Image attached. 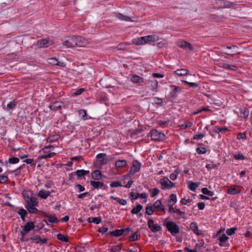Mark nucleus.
<instances>
[{"instance_id": "obj_61", "label": "nucleus", "mask_w": 252, "mask_h": 252, "mask_svg": "<svg viewBox=\"0 0 252 252\" xmlns=\"http://www.w3.org/2000/svg\"><path fill=\"white\" fill-rule=\"evenodd\" d=\"M126 43H122L118 45L117 48L119 50H124L126 48Z\"/></svg>"}, {"instance_id": "obj_34", "label": "nucleus", "mask_w": 252, "mask_h": 252, "mask_svg": "<svg viewBox=\"0 0 252 252\" xmlns=\"http://www.w3.org/2000/svg\"><path fill=\"white\" fill-rule=\"evenodd\" d=\"M142 206L141 204H138L136 207L133 208L131 210V213L132 214H137L142 209Z\"/></svg>"}, {"instance_id": "obj_47", "label": "nucleus", "mask_w": 252, "mask_h": 252, "mask_svg": "<svg viewBox=\"0 0 252 252\" xmlns=\"http://www.w3.org/2000/svg\"><path fill=\"white\" fill-rule=\"evenodd\" d=\"M55 155H56L55 153L52 152V153H50L49 154L41 155L40 156V158H50L53 157L54 156H55Z\"/></svg>"}, {"instance_id": "obj_24", "label": "nucleus", "mask_w": 252, "mask_h": 252, "mask_svg": "<svg viewBox=\"0 0 252 252\" xmlns=\"http://www.w3.org/2000/svg\"><path fill=\"white\" fill-rule=\"evenodd\" d=\"M177 202V196L175 194H171L168 201V206H173Z\"/></svg>"}, {"instance_id": "obj_39", "label": "nucleus", "mask_w": 252, "mask_h": 252, "mask_svg": "<svg viewBox=\"0 0 252 252\" xmlns=\"http://www.w3.org/2000/svg\"><path fill=\"white\" fill-rule=\"evenodd\" d=\"M202 192L203 194L207 195L210 196H213L214 195V192L213 191L209 190L207 188H202Z\"/></svg>"}, {"instance_id": "obj_32", "label": "nucleus", "mask_w": 252, "mask_h": 252, "mask_svg": "<svg viewBox=\"0 0 252 252\" xmlns=\"http://www.w3.org/2000/svg\"><path fill=\"white\" fill-rule=\"evenodd\" d=\"M87 221L89 222H94L96 224H99L101 221V218L100 217H90L87 219Z\"/></svg>"}, {"instance_id": "obj_1", "label": "nucleus", "mask_w": 252, "mask_h": 252, "mask_svg": "<svg viewBox=\"0 0 252 252\" xmlns=\"http://www.w3.org/2000/svg\"><path fill=\"white\" fill-rule=\"evenodd\" d=\"M23 196L26 202V204H38V201L36 197L33 196L32 192L31 191H23Z\"/></svg>"}, {"instance_id": "obj_26", "label": "nucleus", "mask_w": 252, "mask_h": 252, "mask_svg": "<svg viewBox=\"0 0 252 252\" xmlns=\"http://www.w3.org/2000/svg\"><path fill=\"white\" fill-rule=\"evenodd\" d=\"M174 74L179 76H183L188 74V70L186 69H179L174 71Z\"/></svg>"}, {"instance_id": "obj_22", "label": "nucleus", "mask_w": 252, "mask_h": 252, "mask_svg": "<svg viewBox=\"0 0 252 252\" xmlns=\"http://www.w3.org/2000/svg\"><path fill=\"white\" fill-rule=\"evenodd\" d=\"M115 17L121 21H133L130 17L125 15H123L120 13H116Z\"/></svg>"}, {"instance_id": "obj_42", "label": "nucleus", "mask_w": 252, "mask_h": 252, "mask_svg": "<svg viewBox=\"0 0 252 252\" xmlns=\"http://www.w3.org/2000/svg\"><path fill=\"white\" fill-rule=\"evenodd\" d=\"M199 183L191 182L189 186V189L192 191H195L198 187Z\"/></svg>"}, {"instance_id": "obj_15", "label": "nucleus", "mask_w": 252, "mask_h": 252, "mask_svg": "<svg viewBox=\"0 0 252 252\" xmlns=\"http://www.w3.org/2000/svg\"><path fill=\"white\" fill-rule=\"evenodd\" d=\"M170 87L172 90L170 93V96L171 98H175L177 96L178 93L181 91V88L174 85L171 86Z\"/></svg>"}, {"instance_id": "obj_21", "label": "nucleus", "mask_w": 252, "mask_h": 252, "mask_svg": "<svg viewBox=\"0 0 252 252\" xmlns=\"http://www.w3.org/2000/svg\"><path fill=\"white\" fill-rule=\"evenodd\" d=\"M153 206L155 209L165 212V207L162 204L161 201L160 200H157L154 203Z\"/></svg>"}, {"instance_id": "obj_57", "label": "nucleus", "mask_w": 252, "mask_h": 252, "mask_svg": "<svg viewBox=\"0 0 252 252\" xmlns=\"http://www.w3.org/2000/svg\"><path fill=\"white\" fill-rule=\"evenodd\" d=\"M8 180V177L6 176H0V183L5 184Z\"/></svg>"}, {"instance_id": "obj_2", "label": "nucleus", "mask_w": 252, "mask_h": 252, "mask_svg": "<svg viewBox=\"0 0 252 252\" xmlns=\"http://www.w3.org/2000/svg\"><path fill=\"white\" fill-rule=\"evenodd\" d=\"M166 226L172 235H175L179 232V226L173 221H168L166 224Z\"/></svg>"}, {"instance_id": "obj_44", "label": "nucleus", "mask_w": 252, "mask_h": 252, "mask_svg": "<svg viewBox=\"0 0 252 252\" xmlns=\"http://www.w3.org/2000/svg\"><path fill=\"white\" fill-rule=\"evenodd\" d=\"M228 129L226 127H220L219 126H215L214 129V131L217 133H220L222 131H227Z\"/></svg>"}, {"instance_id": "obj_62", "label": "nucleus", "mask_w": 252, "mask_h": 252, "mask_svg": "<svg viewBox=\"0 0 252 252\" xmlns=\"http://www.w3.org/2000/svg\"><path fill=\"white\" fill-rule=\"evenodd\" d=\"M204 135L203 134H197L193 135V139H201L204 137Z\"/></svg>"}, {"instance_id": "obj_56", "label": "nucleus", "mask_w": 252, "mask_h": 252, "mask_svg": "<svg viewBox=\"0 0 252 252\" xmlns=\"http://www.w3.org/2000/svg\"><path fill=\"white\" fill-rule=\"evenodd\" d=\"M31 240L34 241L36 243H39L40 242L41 239L38 235L34 236L31 238H30Z\"/></svg>"}, {"instance_id": "obj_29", "label": "nucleus", "mask_w": 252, "mask_h": 252, "mask_svg": "<svg viewBox=\"0 0 252 252\" xmlns=\"http://www.w3.org/2000/svg\"><path fill=\"white\" fill-rule=\"evenodd\" d=\"M50 192L45 190H41L38 192V196L42 199H46L50 195Z\"/></svg>"}, {"instance_id": "obj_5", "label": "nucleus", "mask_w": 252, "mask_h": 252, "mask_svg": "<svg viewBox=\"0 0 252 252\" xmlns=\"http://www.w3.org/2000/svg\"><path fill=\"white\" fill-rule=\"evenodd\" d=\"M160 184L161 185V189H170L174 187L175 184L171 182L167 177H163L160 180Z\"/></svg>"}, {"instance_id": "obj_14", "label": "nucleus", "mask_w": 252, "mask_h": 252, "mask_svg": "<svg viewBox=\"0 0 252 252\" xmlns=\"http://www.w3.org/2000/svg\"><path fill=\"white\" fill-rule=\"evenodd\" d=\"M145 43L155 42L160 40L158 36L156 35H147L144 36Z\"/></svg>"}, {"instance_id": "obj_17", "label": "nucleus", "mask_w": 252, "mask_h": 252, "mask_svg": "<svg viewBox=\"0 0 252 252\" xmlns=\"http://www.w3.org/2000/svg\"><path fill=\"white\" fill-rule=\"evenodd\" d=\"M63 105V103L62 101H55L51 103L49 107L52 110L57 111L60 109Z\"/></svg>"}, {"instance_id": "obj_49", "label": "nucleus", "mask_w": 252, "mask_h": 252, "mask_svg": "<svg viewBox=\"0 0 252 252\" xmlns=\"http://www.w3.org/2000/svg\"><path fill=\"white\" fill-rule=\"evenodd\" d=\"M122 186V183L119 181L113 182L110 184V187L112 188H117Z\"/></svg>"}, {"instance_id": "obj_8", "label": "nucleus", "mask_w": 252, "mask_h": 252, "mask_svg": "<svg viewBox=\"0 0 252 252\" xmlns=\"http://www.w3.org/2000/svg\"><path fill=\"white\" fill-rule=\"evenodd\" d=\"M53 42L48 39H44L38 40L36 45L39 48H46L52 45Z\"/></svg>"}, {"instance_id": "obj_6", "label": "nucleus", "mask_w": 252, "mask_h": 252, "mask_svg": "<svg viewBox=\"0 0 252 252\" xmlns=\"http://www.w3.org/2000/svg\"><path fill=\"white\" fill-rule=\"evenodd\" d=\"M141 167L140 162L136 160H134L132 162V166L129 171V175H133L135 173L138 172Z\"/></svg>"}, {"instance_id": "obj_59", "label": "nucleus", "mask_w": 252, "mask_h": 252, "mask_svg": "<svg viewBox=\"0 0 252 252\" xmlns=\"http://www.w3.org/2000/svg\"><path fill=\"white\" fill-rule=\"evenodd\" d=\"M184 82L189 85L190 87L195 88L198 86V84L195 83L189 82L187 81H184Z\"/></svg>"}, {"instance_id": "obj_16", "label": "nucleus", "mask_w": 252, "mask_h": 252, "mask_svg": "<svg viewBox=\"0 0 252 252\" xmlns=\"http://www.w3.org/2000/svg\"><path fill=\"white\" fill-rule=\"evenodd\" d=\"M63 44L66 48L75 47V45H76V44L74 43L73 36L69 37L67 40L63 42Z\"/></svg>"}, {"instance_id": "obj_23", "label": "nucleus", "mask_w": 252, "mask_h": 252, "mask_svg": "<svg viewBox=\"0 0 252 252\" xmlns=\"http://www.w3.org/2000/svg\"><path fill=\"white\" fill-rule=\"evenodd\" d=\"M17 103V101L13 100L7 104L5 110L7 111H10L11 110H14L16 108Z\"/></svg>"}, {"instance_id": "obj_3", "label": "nucleus", "mask_w": 252, "mask_h": 252, "mask_svg": "<svg viewBox=\"0 0 252 252\" xmlns=\"http://www.w3.org/2000/svg\"><path fill=\"white\" fill-rule=\"evenodd\" d=\"M150 136L152 140L155 141H162L165 138V135L164 133L159 132L156 129L151 130Z\"/></svg>"}, {"instance_id": "obj_36", "label": "nucleus", "mask_w": 252, "mask_h": 252, "mask_svg": "<svg viewBox=\"0 0 252 252\" xmlns=\"http://www.w3.org/2000/svg\"><path fill=\"white\" fill-rule=\"evenodd\" d=\"M228 237L225 234H223L219 238L220 240V246H224L223 243H224L226 240H227Z\"/></svg>"}, {"instance_id": "obj_13", "label": "nucleus", "mask_w": 252, "mask_h": 252, "mask_svg": "<svg viewBox=\"0 0 252 252\" xmlns=\"http://www.w3.org/2000/svg\"><path fill=\"white\" fill-rule=\"evenodd\" d=\"M148 87L152 91L157 92L158 88V82L157 80H149L148 82Z\"/></svg>"}, {"instance_id": "obj_10", "label": "nucleus", "mask_w": 252, "mask_h": 252, "mask_svg": "<svg viewBox=\"0 0 252 252\" xmlns=\"http://www.w3.org/2000/svg\"><path fill=\"white\" fill-rule=\"evenodd\" d=\"M148 227L151 229V231L153 232H157L161 229L160 225L154 223V220L152 219H149L148 221Z\"/></svg>"}, {"instance_id": "obj_38", "label": "nucleus", "mask_w": 252, "mask_h": 252, "mask_svg": "<svg viewBox=\"0 0 252 252\" xmlns=\"http://www.w3.org/2000/svg\"><path fill=\"white\" fill-rule=\"evenodd\" d=\"M18 213L19 215H20L21 218L23 220H25V218L27 215V212L24 209H20Z\"/></svg>"}, {"instance_id": "obj_43", "label": "nucleus", "mask_w": 252, "mask_h": 252, "mask_svg": "<svg viewBox=\"0 0 252 252\" xmlns=\"http://www.w3.org/2000/svg\"><path fill=\"white\" fill-rule=\"evenodd\" d=\"M79 116L83 119L84 120L87 119V113L85 110L83 109H80L78 111Z\"/></svg>"}, {"instance_id": "obj_28", "label": "nucleus", "mask_w": 252, "mask_h": 252, "mask_svg": "<svg viewBox=\"0 0 252 252\" xmlns=\"http://www.w3.org/2000/svg\"><path fill=\"white\" fill-rule=\"evenodd\" d=\"M127 162L126 160H117L115 162V166L118 168H122L126 165Z\"/></svg>"}, {"instance_id": "obj_50", "label": "nucleus", "mask_w": 252, "mask_h": 252, "mask_svg": "<svg viewBox=\"0 0 252 252\" xmlns=\"http://www.w3.org/2000/svg\"><path fill=\"white\" fill-rule=\"evenodd\" d=\"M9 162L11 164H15L19 161V159L16 157L10 158L8 159Z\"/></svg>"}, {"instance_id": "obj_40", "label": "nucleus", "mask_w": 252, "mask_h": 252, "mask_svg": "<svg viewBox=\"0 0 252 252\" xmlns=\"http://www.w3.org/2000/svg\"><path fill=\"white\" fill-rule=\"evenodd\" d=\"M222 66L224 68H226V69L229 68V69L232 70H236L238 69V67L234 65H229L227 63H223L222 65Z\"/></svg>"}, {"instance_id": "obj_64", "label": "nucleus", "mask_w": 252, "mask_h": 252, "mask_svg": "<svg viewBox=\"0 0 252 252\" xmlns=\"http://www.w3.org/2000/svg\"><path fill=\"white\" fill-rule=\"evenodd\" d=\"M235 158L237 160H243L245 159V158L242 154H239L235 156Z\"/></svg>"}, {"instance_id": "obj_48", "label": "nucleus", "mask_w": 252, "mask_h": 252, "mask_svg": "<svg viewBox=\"0 0 252 252\" xmlns=\"http://www.w3.org/2000/svg\"><path fill=\"white\" fill-rule=\"evenodd\" d=\"M196 152L199 154H204L207 152V150L205 147H198L196 149Z\"/></svg>"}, {"instance_id": "obj_41", "label": "nucleus", "mask_w": 252, "mask_h": 252, "mask_svg": "<svg viewBox=\"0 0 252 252\" xmlns=\"http://www.w3.org/2000/svg\"><path fill=\"white\" fill-rule=\"evenodd\" d=\"M47 217H48L47 221L50 223H57L59 221L57 218L55 216L49 215Z\"/></svg>"}, {"instance_id": "obj_7", "label": "nucleus", "mask_w": 252, "mask_h": 252, "mask_svg": "<svg viewBox=\"0 0 252 252\" xmlns=\"http://www.w3.org/2000/svg\"><path fill=\"white\" fill-rule=\"evenodd\" d=\"M35 227V225L33 222L31 221L28 222L26 223V224L24 226L23 230L21 231V235H26L31 230L33 229Z\"/></svg>"}, {"instance_id": "obj_37", "label": "nucleus", "mask_w": 252, "mask_h": 252, "mask_svg": "<svg viewBox=\"0 0 252 252\" xmlns=\"http://www.w3.org/2000/svg\"><path fill=\"white\" fill-rule=\"evenodd\" d=\"M57 238L58 240L64 242H67L68 241L67 236H64L61 233L58 234L57 235Z\"/></svg>"}, {"instance_id": "obj_25", "label": "nucleus", "mask_w": 252, "mask_h": 252, "mask_svg": "<svg viewBox=\"0 0 252 252\" xmlns=\"http://www.w3.org/2000/svg\"><path fill=\"white\" fill-rule=\"evenodd\" d=\"M133 42L136 45H141L146 44L144 36L138 37L133 39Z\"/></svg>"}, {"instance_id": "obj_27", "label": "nucleus", "mask_w": 252, "mask_h": 252, "mask_svg": "<svg viewBox=\"0 0 252 252\" xmlns=\"http://www.w3.org/2000/svg\"><path fill=\"white\" fill-rule=\"evenodd\" d=\"M92 177L94 180H99L102 177L101 172L99 170H95L92 173Z\"/></svg>"}, {"instance_id": "obj_33", "label": "nucleus", "mask_w": 252, "mask_h": 252, "mask_svg": "<svg viewBox=\"0 0 252 252\" xmlns=\"http://www.w3.org/2000/svg\"><path fill=\"white\" fill-rule=\"evenodd\" d=\"M89 173V170H78L75 172L76 175L79 177H83Z\"/></svg>"}, {"instance_id": "obj_53", "label": "nucleus", "mask_w": 252, "mask_h": 252, "mask_svg": "<svg viewBox=\"0 0 252 252\" xmlns=\"http://www.w3.org/2000/svg\"><path fill=\"white\" fill-rule=\"evenodd\" d=\"M192 125V123L191 122H188L187 123L183 124L181 125L180 126V128L181 129H184L187 127H190Z\"/></svg>"}, {"instance_id": "obj_54", "label": "nucleus", "mask_w": 252, "mask_h": 252, "mask_svg": "<svg viewBox=\"0 0 252 252\" xmlns=\"http://www.w3.org/2000/svg\"><path fill=\"white\" fill-rule=\"evenodd\" d=\"M176 214L177 215L178 219H180L181 218H185L184 216L186 214L185 212L181 211L179 209H178Z\"/></svg>"}, {"instance_id": "obj_45", "label": "nucleus", "mask_w": 252, "mask_h": 252, "mask_svg": "<svg viewBox=\"0 0 252 252\" xmlns=\"http://www.w3.org/2000/svg\"><path fill=\"white\" fill-rule=\"evenodd\" d=\"M138 231H136L131 236L129 237V240L130 241H135L138 240Z\"/></svg>"}, {"instance_id": "obj_20", "label": "nucleus", "mask_w": 252, "mask_h": 252, "mask_svg": "<svg viewBox=\"0 0 252 252\" xmlns=\"http://www.w3.org/2000/svg\"><path fill=\"white\" fill-rule=\"evenodd\" d=\"M190 228L197 235L202 234V231L198 230L197 224L195 222H192L190 224Z\"/></svg>"}, {"instance_id": "obj_58", "label": "nucleus", "mask_w": 252, "mask_h": 252, "mask_svg": "<svg viewBox=\"0 0 252 252\" xmlns=\"http://www.w3.org/2000/svg\"><path fill=\"white\" fill-rule=\"evenodd\" d=\"M237 192H238V191L236 190V189L234 188L228 189L227 190V193L228 194L234 195V194H236Z\"/></svg>"}, {"instance_id": "obj_19", "label": "nucleus", "mask_w": 252, "mask_h": 252, "mask_svg": "<svg viewBox=\"0 0 252 252\" xmlns=\"http://www.w3.org/2000/svg\"><path fill=\"white\" fill-rule=\"evenodd\" d=\"M130 79L132 82L135 83H138L139 84L145 83L144 79L136 74L132 75Z\"/></svg>"}, {"instance_id": "obj_46", "label": "nucleus", "mask_w": 252, "mask_h": 252, "mask_svg": "<svg viewBox=\"0 0 252 252\" xmlns=\"http://www.w3.org/2000/svg\"><path fill=\"white\" fill-rule=\"evenodd\" d=\"M48 62L49 63L54 65H56V64L58 63V60L55 58H49Z\"/></svg>"}, {"instance_id": "obj_51", "label": "nucleus", "mask_w": 252, "mask_h": 252, "mask_svg": "<svg viewBox=\"0 0 252 252\" xmlns=\"http://www.w3.org/2000/svg\"><path fill=\"white\" fill-rule=\"evenodd\" d=\"M236 230H237V228L236 227H232V228L228 229L226 230V234L230 236V235L234 234Z\"/></svg>"}, {"instance_id": "obj_12", "label": "nucleus", "mask_w": 252, "mask_h": 252, "mask_svg": "<svg viewBox=\"0 0 252 252\" xmlns=\"http://www.w3.org/2000/svg\"><path fill=\"white\" fill-rule=\"evenodd\" d=\"M178 45L179 47L183 49L188 48L190 51L193 50L192 45L190 43L185 40H181L179 41Z\"/></svg>"}, {"instance_id": "obj_55", "label": "nucleus", "mask_w": 252, "mask_h": 252, "mask_svg": "<svg viewBox=\"0 0 252 252\" xmlns=\"http://www.w3.org/2000/svg\"><path fill=\"white\" fill-rule=\"evenodd\" d=\"M115 200L117 201L119 203H120L122 205H126L127 203V202L125 199H121L119 197H116Z\"/></svg>"}, {"instance_id": "obj_60", "label": "nucleus", "mask_w": 252, "mask_h": 252, "mask_svg": "<svg viewBox=\"0 0 252 252\" xmlns=\"http://www.w3.org/2000/svg\"><path fill=\"white\" fill-rule=\"evenodd\" d=\"M140 197L141 198H145L147 197V194L146 193H138L137 196H135V197H133V199H136L138 197Z\"/></svg>"}, {"instance_id": "obj_18", "label": "nucleus", "mask_w": 252, "mask_h": 252, "mask_svg": "<svg viewBox=\"0 0 252 252\" xmlns=\"http://www.w3.org/2000/svg\"><path fill=\"white\" fill-rule=\"evenodd\" d=\"M38 204H25V207L27 209L29 212L31 214H34L38 212L37 209L35 208L37 206Z\"/></svg>"}, {"instance_id": "obj_63", "label": "nucleus", "mask_w": 252, "mask_h": 252, "mask_svg": "<svg viewBox=\"0 0 252 252\" xmlns=\"http://www.w3.org/2000/svg\"><path fill=\"white\" fill-rule=\"evenodd\" d=\"M158 193H159L158 189V188H154V189H153L152 190L151 196L152 197L155 196L157 195H158Z\"/></svg>"}, {"instance_id": "obj_31", "label": "nucleus", "mask_w": 252, "mask_h": 252, "mask_svg": "<svg viewBox=\"0 0 252 252\" xmlns=\"http://www.w3.org/2000/svg\"><path fill=\"white\" fill-rule=\"evenodd\" d=\"M124 233V229H117V230H115V231L110 232V235L114 236H116V237H119V236H122V235H123Z\"/></svg>"}, {"instance_id": "obj_9", "label": "nucleus", "mask_w": 252, "mask_h": 252, "mask_svg": "<svg viewBox=\"0 0 252 252\" xmlns=\"http://www.w3.org/2000/svg\"><path fill=\"white\" fill-rule=\"evenodd\" d=\"M96 160L100 165L105 164L109 161V159L106 158V154L103 153L99 154L96 156Z\"/></svg>"}, {"instance_id": "obj_52", "label": "nucleus", "mask_w": 252, "mask_h": 252, "mask_svg": "<svg viewBox=\"0 0 252 252\" xmlns=\"http://www.w3.org/2000/svg\"><path fill=\"white\" fill-rule=\"evenodd\" d=\"M122 249V246L121 245H117L114 247H113L111 249V252H119Z\"/></svg>"}, {"instance_id": "obj_35", "label": "nucleus", "mask_w": 252, "mask_h": 252, "mask_svg": "<svg viewBox=\"0 0 252 252\" xmlns=\"http://www.w3.org/2000/svg\"><path fill=\"white\" fill-rule=\"evenodd\" d=\"M154 206L147 205L146 207V213L149 215H152L154 212Z\"/></svg>"}, {"instance_id": "obj_4", "label": "nucleus", "mask_w": 252, "mask_h": 252, "mask_svg": "<svg viewBox=\"0 0 252 252\" xmlns=\"http://www.w3.org/2000/svg\"><path fill=\"white\" fill-rule=\"evenodd\" d=\"M75 47H85L89 44L88 41L81 36H73Z\"/></svg>"}, {"instance_id": "obj_30", "label": "nucleus", "mask_w": 252, "mask_h": 252, "mask_svg": "<svg viewBox=\"0 0 252 252\" xmlns=\"http://www.w3.org/2000/svg\"><path fill=\"white\" fill-rule=\"evenodd\" d=\"M249 115V111L248 109L244 108V109H241L239 113V116L240 117L243 118H247Z\"/></svg>"}, {"instance_id": "obj_11", "label": "nucleus", "mask_w": 252, "mask_h": 252, "mask_svg": "<svg viewBox=\"0 0 252 252\" xmlns=\"http://www.w3.org/2000/svg\"><path fill=\"white\" fill-rule=\"evenodd\" d=\"M91 185L94 189H99L103 188L104 189H108V186L104 185V184L100 181H91L90 182Z\"/></svg>"}]
</instances>
